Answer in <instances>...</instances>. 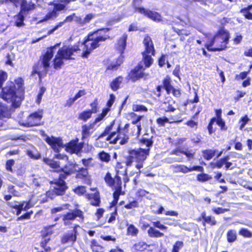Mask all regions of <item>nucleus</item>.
I'll list each match as a JSON object with an SVG mask.
<instances>
[{
	"label": "nucleus",
	"instance_id": "obj_1",
	"mask_svg": "<svg viewBox=\"0 0 252 252\" xmlns=\"http://www.w3.org/2000/svg\"><path fill=\"white\" fill-rule=\"evenodd\" d=\"M132 125L136 126H130V124L126 123L123 126L120 123L115 126V121L113 120L109 125L106 126L104 130L100 134L98 138H102L106 136V140L110 144L125 145L129 139V136L136 135L139 136L142 130V125L138 123L144 117L143 115H137L133 112L128 113Z\"/></svg>",
	"mask_w": 252,
	"mask_h": 252
},
{
	"label": "nucleus",
	"instance_id": "obj_2",
	"mask_svg": "<svg viewBox=\"0 0 252 252\" xmlns=\"http://www.w3.org/2000/svg\"><path fill=\"white\" fill-rule=\"evenodd\" d=\"M25 88L24 81L21 77H18L13 81H8L2 91L0 92V98L10 106L0 102V119L10 118L12 112L20 107L25 99Z\"/></svg>",
	"mask_w": 252,
	"mask_h": 252
},
{
	"label": "nucleus",
	"instance_id": "obj_3",
	"mask_svg": "<svg viewBox=\"0 0 252 252\" xmlns=\"http://www.w3.org/2000/svg\"><path fill=\"white\" fill-rule=\"evenodd\" d=\"M110 30L109 28H101L90 32L82 42L84 49L81 57L88 58L94 50L100 46L101 42L111 39L110 36L107 33Z\"/></svg>",
	"mask_w": 252,
	"mask_h": 252
},
{
	"label": "nucleus",
	"instance_id": "obj_4",
	"mask_svg": "<svg viewBox=\"0 0 252 252\" xmlns=\"http://www.w3.org/2000/svg\"><path fill=\"white\" fill-rule=\"evenodd\" d=\"M121 169V170L118 169V167L115 168V174L113 177L110 172H106L103 179L106 185L112 189L113 193L125 194V191L123 189L121 177H123L124 186H126V184L129 181V179L127 170L122 166Z\"/></svg>",
	"mask_w": 252,
	"mask_h": 252
},
{
	"label": "nucleus",
	"instance_id": "obj_5",
	"mask_svg": "<svg viewBox=\"0 0 252 252\" xmlns=\"http://www.w3.org/2000/svg\"><path fill=\"white\" fill-rule=\"evenodd\" d=\"M60 44L48 47L45 52L39 57V59L32 66L31 75L37 74L41 81L42 78L46 76L50 67V62L54 57V49Z\"/></svg>",
	"mask_w": 252,
	"mask_h": 252
},
{
	"label": "nucleus",
	"instance_id": "obj_6",
	"mask_svg": "<svg viewBox=\"0 0 252 252\" xmlns=\"http://www.w3.org/2000/svg\"><path fill=\"white\" fill-rule=\"evenodd\" d=\"M230 33L225 28H220L205 47L210 52H216L226 49L229 43Z\"/></svg>",
	"mask_w": 252,
	"mask_h": 252
},
{
	"label": "nucleus",
	"instance_id": "obj_7",
	"mask_svg": "<svg viewBox=\"0 0 252 252\" xmlns=\"http://www.w3.org/2000/svg\"><path fill=\"white\" fill-rule=\"evenodd\" d=\"M80 51L78 44L71 47H63L58 50L52 61V65L55 70H60L64 65V60L74 59L72 58L75 52Z\"/></svg>",
	"mask_w": 252,
	"mask_h": 252
},
{
	"label": "nucleus",
	"instance_id": "obj_8",
	"mask_svg": "<svg viewBox=\"0 0 252 252\" xmlns=\"http://www.w3.org/2000/svg\"><path fill=\"white\" fill-rule=\"evenodd\" d=\"M128 155L125 158V163L127 166H131L134 161L136 162L135 167L140 169L143 167V163L150 155L149 149L139 148L130 149L127 152Z\"/></svg>",
	"mask_w": 252,
	"mask_h": 252
},
{
	"label": "nucleus",
	"instance_id": "obj_9",
	"mask_svg": "<svg viewBox=\"0 0 252 252\" xmlns=\"http://www.w3.org/2000/svg\"><path fill=\"white\" fill-rule=\"evenodd\" d=\"M156 90L153 92L154 96L158 98H160L162 95V90H165L167 94H172L175 97H180L181 96V89L180 88H175L173 84L172 80L169 75H166L162 80V84L156 86Z\"/></svg>",
	"mask_w": 252,
	"mask_h": 252
},
{
	"label": "nucleus",
	"instance_id": "obj_10",
	"mask_svg": "<svg viewBox=\"0 0 252 252\" xmlns=\"http://www.w3.org/2000/svg\"><path fill=\"white\" fill-rule=\"evenodd\" d=\"M50 185H53V189L45 192L46 196L51 199H54L56 196H62L65 194L68 187L67 184L61 182L57 178H55L49 181Z\"/></svg>",
	"mask_w": 252,
	"mask_h": 252
},
{
	"label": "nucleus",
	"instance_id": "obj_11",
	"mask_svg": "<svg viewBox=\"0 0 252 252\" xmlns=\"http://www.w3.org/2000/svg\"><path fill=\"white\" fill-rule=\"evenodd\" d=\"M77 218H79L78 221L80 222H83L85 219L84 212L81 209L75 208L63 215L62 220L65 226H68Z\"/></svg>",
	"mask_w": 252,
	"mask_h": 252
},
{
	"label": "nucleus",
	"instance_id": "obj_12",
	"mask_svg": "<svg viewBox=\"0 0 252 252\" xmlns=\"http://www.w3.org/2000/svg\"><path fill=\"white\" fill-rule=\"evenodd\" d=\"M78 166L79 165L76 162H68V164L64 165L63 167L55 170L56 172L60 173L57 179L61 182H63L64 184H67L65 180L68 176L75 174Z\"/></svg>",
	"mask_w": 252,
	"mask_h": 252
},
{
	"label": "nucleus",
	"instance_id": "obj_13",
	"mask_svg": "<svg viewBox=\"0 0 252 252\" xmlns=\"http://www.w3.org/2000/svg\"><path fill=\"white\" fill-rule=\"evenodd\" d=\"M48 4L53 5V8L49 10L47 13L39 21V23H43L51 19L57 18L59 13V11L64 10L66 9L67 4L63 2H56L51 1Z\"/></svg>",
	"mask_w": 252,
	"mask_h": 252
},
{
	"label": "nucleus",
	"instance_id": "obj_14",
	"mask_svg": "<svg viewBox=\"0 0 252 252\" xmlns=\"http://www.w3.org/2000/svg\"><path fill=\"white\" fill-rule=\"evenodd\" d=\"M145 67L141 62L139 63L133 68L131 69L127 75L128 79L132 82H135L143 78H146L147 74L145 72Z\"/></svg>",
	"mask_w": 252,
	"mask_h": 252
},
{
	"label": "nucleus",
	"instance_id": "obj_15",
	"mask_svg": "<svg viewBox=\"0 0 252 252\" xmlns=\"http://www.w3.org/2000/svg\"><path fill=\"white\" fill-rule=\"evenodd\" d=\"M80 228V226L78 224H74L72 227V230L65 233L61 238L62 244H65L67 243H71L74 244L77 241V236L78 235V228Z\"/></svg>",
	"mask_w": 252,
	"mask_h": 252
},
{
	"label": "nucleus",
	"instance_id": "obj_16",
	"mask_svg": "<svg viewBox=\"0 0 252 252\" xmlns=\"http://www.w3.org/2000/svg\"><path fill=\"white\" fill-rule=\"evenodd\" d=\"M42 118V111L38 110L31 113L27 118L23 125L26 127L39 126L41 125V120Z\"/></svg>",
	"mask_w": 252,
	"mask_h": 252
},
{
	"label": "nucleus",
	"instance_id": "obj_17",
	"mask_svg": "<svg viewBox=\"0 0 252 252\" xmlns=\"http://www.w3.org/2000/svg\"><path fill=\"white\" fill-rule=\"evenodd\" d=\"M78 142L79 139L76 137L66 143L64 146L65 151L71 154H76L77 155L80 153L83 147V143H78Z\"/></svg>",
	"mask_w": 252,
	"mask_h": 252
},
{
	"label": "nucleus",
	"instance_id": "obj_18",
	"mask_svg": "<svg viewBox=\"0 0 252 252\" xmlns=\"http://www.w3.org/2000/svg\"><path fill=\"white\" fill-rule=\"evenodd\" d=\"M174 172L182 173L186 174L193 171L203 172L204 168L200 165H194L192 166L188 167L184 164H176L172 166Z\"/></svg>",
	"mask_w": 252,
	"mask_h": 252
},
{
	"label": "nucleus",
	"instance_id": "obj_19",
	"mask_svg": "<svg viewBox=\"0 0 252 252\" xmlns=\"http://www.w3.org/2000/svg\"><path fill=\"white\" fill-rule=\"evenodd\" d=\"M135 12H138L154 21L158 22L161 21V16L159 13L144 7H135Z\"/></svg>",
	"mask_w": 252,
	"mask_h": 252
},
{
	"label": "nucleus",
	"instance_id": "obj_20",
	"mask_svg": "<svg viewBox=\"0 0 252 252\" xmlns=\"http://www.w3.org/2000/svg\"><path fill=\"white\" fill-rule=\"evenodd\" d=\"M46 142L50 146L51 148L56 153H59L62 148L64 147L63 140L60 137L47 136L45 139Z\"/></svg>",
	"mask_w": 252,
	"mask_h": 252
},
{
	"label": "nucleus",
	"instance_id": "obj_21",
	"mask_svg": "<svg viewBox=\"0 0 252 252\" xmlns=\"http://www.w3.org/2000/svg\"><path fill=\"white\" fill-rule=\"evenodd\" d=\"M143 44L144 49L141 53L150 54L155 56L156 55V49L153 41L149 35H146L145 36L143 40Z\"/></svg>",
	"mask_w": 252,
	"mask_h": 252
},
{
	"label": "nucleus",
	"instance_id": "obj_22",
	"mask_svg": "<svg viewBox=\"0 0 252 252\" xmlns=\"http://www.w3.org/2000/svg\"><path fill=\"white\" fill-rule=\"evenodd\" d=\"M196 221L197 222L202 221L203 226H205L206 224L214 226L217 223L215 217L211 215L207 216L205 211L201 213L200 216L196 219Z\"/></svg>",
	"mask_w": 252,
	"mask_h": 252
},
{
	"label": "nucleus",
	"instance_id": "obj_23",
	"mask_svg": "<svg viewBox=\"0 0 252 252\" xmlns=\"http://www.w3.org/2000/svg\"><path fill=\"white\" fill-rule=\"evenodd\" d=\"M36 5L32 0H20V11L26 15L28 14L31 11L35 9Z\"/></svg>",
	"mask_w": 252,
	"mask_h": 252
},
{
	"label": "nucleus",
	"instance_id": "obj_24",
	"mask_svg": "<svg viewBox=\"0 0 252 252\" xmlns=\"http://www.w3.org/2000/svg\"><path fill=\"white\" fill-rule=\"evenodd\" d=\"M138 143L142 146H145V149H149V152L154 144V136L148 133H144L138 140Z\"/></svg>",
	"mask_w": 252,
	"mask_h": 252
},
{
	"label": "nucleus",
	"instance_id": "obj_25",
	"mask_svg": "<svg viewBox=\"0 0 252 252\" xmlns=\"http://www.w3.org/2000/svg\"><path fill=\"white\" fill-rule=\"evenodd\" d=\"M127 34L126 33L122 34L117 41L115 45L116 50L119 51L121 54L124 53L126 46V41L127 40Z\"/></svg>",
	"mask_w": 252,
	"mask_h": 252
},
{
	"label": "nucleus",
	"instance_id": "obj_26",
	"mask_svg": "<svg viewBox=\"0 0 252 252\" xmlns=\"http://www.w3.org/2000/svg\"><path fill=\"white\" fill-rule=\"evenodd\" d=\"M150 245L145 242L139 241L135 243L131 248V252H152V250H148Z\"/></svg>",
	"mask_w": 252,
	"mask_h": 252
},
{
	"label": "nucleus",
	"instance_id": "obj_27",
	"mask_svg": "<svg viewBox=\"0 0 252 252\" xmlns=\"http://www.w3.org/2000/svg\"><path fill=\"white\" fill-rule=\"evenodd\" d=\"M229 159V157L228 156H225L217 160L216 162L214 163L213 167L220 169L224 165L225 168L227 170L229 168L232 164V162L228 161Z\"/></svg>",
	"mask_w": 252,
	"mask_h": 252
},
{
	"label": "nucleus",
	"instance_id": "obj_28",
	"mask_svg": "<svg viewBox=\"0 0 252 252\" xmlns=\"http://www.w3.org/2000/svg\"><path fill=\"white\" fill-rule=\"evenodd\" d=\"M27 15L19 11L13 17V25L16 27L20 28L25 26V20Z\"/></svg>",
	"mask_w": 252,
	"mask_h": 252
},
{
	"label": "nucleus",
	"instance_id": "obj_29",
	"mask_svg": "<svg viewBox=\"0 0 252 252\" xmlns=\"http://www.w3.org/2000/svg\"><path fill=\"white\" fill-rule=\"evenodd\" d=\"M182 121V120H175L173 117L168 118L166 116L159 117L156 119V123L158 127H164L166 124L178 123Z\"/></svg>",
	"mask_w": 252,
	"mask_h": 252
},
{
	"label": "nucleus",
	"instance_id": "obj_30",
	"mask_svg": "<svg viewBox=\"0 0 252 252\" xmlns=\"http://www.w3.org/2000/svg\"><path fill=\"white\" fill-rule=\"evenodd\" d=\"M94 125L93 123L89 125H84L82 126L81 135L82 139H85L89 137L93 132L92 130L94 128Z\"/></svg>",
	"mask_w": 252,
	"mask_h": 252
},
{
	"label": "nucleus",
	"instance_id": "obj_31",
	"mask_svg": "<svg viewBox=\"0 0 252 252\" xmlns=\"http://www.w3.org/2000/svg\"><path fill=\"white\" fill-rule=\"evenodd\" d=\"M123 81L124 77L122 76H117L110 83L109 87L113 91L116 92L121 88Z\"/></svg>",
	"mask_w": 252,
	"mask_h": 252
},
{
	"label": "nucleus",
	"instance_id": "obj_32",
	"mask_svg": "<svg viewBox=\"0 0 252 252\" xmlns=\"http://www.w3.org/2000/svg\"><path fill=\"white\" fill-rule=\"evenodd\" d=\"M90 248L93 252H104L105 247L100 244L95 239H92L91 241Z\"/></svg>",
	"mask_w": 252,
	"mask_h": 252
},
{
	"label": "nucleus",
	"instance_id": "obj_33",
	"mask_svg": "<svg viewBox=\"0 0 252 252\" xmlns=\"http://www.w3.org/2000/svg\"><path fill=\"white\" fill-rule=\"evenodd\" d=\"M89 175L88 169L86 167H78L75 172V178L79 179H86Z\"/></svg>",
	"mask_w": 252,
	"mask_h": 252
},
{
	"label": "nucleus",
	"instance_id": "obj_34",
	"mask_svg": "<svg viewBox=\"0 0 252 252\" xmlns=\"http://www.w3.org/2000/svg\"><path fill=\"white\" fill-rule=\"evenodd\" d=\"M142 56V62L143 63V67L145 69L150 67L154 63L153 56L152 55L141 53Z\"/></svg>",
	"mask_w": 252,
	"mask_h": 252
},
{
	"label": "nucleus",
	"instance_id": "obj_35",
	"mask_svg": "<svg viewBox=\"0 0 252 252\" xmlns=\"http://www.w3.org/2000/svg\"><path fill=\"white\" fill-rule=\"evenodd\" d=\"M43 161L46 165L52 169H59L60 168V163L59 161H57L53 159H50L47 158H44Z\"/></svg>",
	"mask_w": 252,
	"mask_h": 252
},
{
	"label": "nucleus",
	"instance_id": "obj_36",
	"mask_svg": "<svg viewBox=\"0 0 252 252\" xmlns=\"http://www.w3.org/2000/svg\"><path fill=\"white\" fill-rule=\"evenodd\" d=\"M93 113L88 109L85 110L78 114V120L86 122L92 116Z\"/></svg>",
	"mask_w": 252,
	"mask_h": 252
},
{
	"label": "nucleus",
	"instance_id": "obj_37",
	"mask_svg": "<svg viewBox=\"0 0 252 252\" xmlns=\"http://www.w3.org/2000/svg\"><path fill=\"white\" fill-rule=\"evenodd\" d=\"M237 234L236 231L234 229H229L226 233V240L227 242L232 243L237 240Z\"/></svg>",
	"mask_w": 252,
	"mask_h": 252
},
{
	"label": "nucleus",
	"instance_id": "obj_38",
	"mask_svg": "<svg viewBox=\"0 0 252 252\" xmlns=\"http://www.w3.org/2000/svg\"><path fill=\"white\" fill-rule=\"evenodd\" d=\"M216 152V150L206 149L202 151V156L205 160H209L215 156Z\"/></svg>",
	"mask_w": 252,
	"mask_h": 252
},
{
	"label": "nucleus",
	"instance_id": "obj_39",
	"mask_svg": "<svg viewBox=\"0 0 252 252\" xmlns=\"http://www.w3.org/2000/svg\"><path fill=\"white\" fill-rule=\"evenodd\" d=\"M147 232L149 236L152 238H158L164 236V234L162 232L151 226L149 227Z\"/></svg>",
	"mask_w": 252,
	"mask_h": 252
},
{
	"label": "nucleus",
	"instance_id": "obj_40",
	"mask_svg": "<svg viewBox=\"0 0 252 252\" xmlns=\"http://www.w3.org/2000/svg\"><path fill=\"white\" fill-rule=\"evenodd\" d=\"M55 225V224L49 225L43 227V229L41 231V236L44 238L48 236L52 235L54 231L52 228Z\"/></svg>",
	"mask_w": 252,
	"mask_h": 252
},
{
	"label": "nucleus",
	"instance_id": "obj_41",
	"mask_svg": "<svg viewBox=\"0 0 252 252\" xmlns=\"http://www.w3.org/2000/svg\"><path fill=\"white\" fill-rule=\"evenodd\" d=\"M124 195V194H122L112 193L113 200L111 202H110L109 205L107 207V210L110 211L113 207H114V209L116 207H117V204L119 200L120 196Z\"/></svg>",
	"mask_w": 252,
	"mask_h": 252
},
{
	"label": "nucleus",
	"instance_id": "obj_42",
	"mask_svg": "<svg viewBox=\"0 0 252 252\" xmlns=\"http://www.w3.org/2000/svg\"><path fill=\"white\" fill-rule=\"evenodd\" d=\"M97 158L101 161L105 163H108L111 160L110 155L104 151H101L98 153Z\"/></svg>",
	"mask_w": 252,
	"mask_h": 252
},
{
	"label": "nucleus",
	"instance_id": "obj_43",
	"mask_svg": "<svg viewBox=\"0 0 252 252\" xmlns=\"http://www.w3.org/2000/svg\"><path fill=\"white\" fill-rule=\"evenodd\" d=\"M162 104L165 105L167 104V106H163L161 108V110L165 113L174 112L176 110V108L170 103V100L163 101Z\"/></svg>",
	"mask_w": 252,
	"mask_h": 252
},
{
	"label": "nucleus",
	"instance_id": "obj_44",
	"mask_svg": "<svg viewBox=\"0 0 252 252\" xmlns=\"http://www.w3.org/2000/svg\"><path fill=\"white\" fill-rule=\"evenodd\" d=\"M139 232V230L133 224L127 225L126 234L131 236H136Z\"/></svg>",
	"mask_w": 252,
	"mask_h": 252
},
{
	"label": "nucleus",
	"instance_id": "obj_45",
	"mask_svg": "<svg viewBox=\"0 0 252 252\" xmlns=\"http://www.w3.org/2000/svg\"><path fill=\"white\" fill-rule=\"evenodd\" d=\"M100 203L101 200L99 192L96 191L94 193L93 199L91 200L90 204L93 206L98 207L100 206Z\"/></svg>",
	"mask_w": 252,
	"mask_h": 252
},
{
	"label": "nucleus",
	"instance_id": "obj_46",
	"mask_svg": "<svg viewBox=\"0 0 252 252\" xmlns=\"http://www.w3.org/2000/svg\"><path fill=\"white\" fill-rule=\"evenodd\" d=\"M249 121H250V119L247 115L246 114L241 117L238 122L239 129L242 130Z\"/></svg>",
	"mask_w": 252,
	"mask_h": 252
},
{
	"label": "nucleus",
	"instance_id": "obj_47",
	"mask_svg": "<svg viewBox=\"0 0 252 252\" xmlns=\"http://www.w3.org/2000/svg\"><path fill=\"white\" fill-rule=\"evenodd\" d=\"M212 177L207 173H201L196 176L197 180L199 182H205L212 179Z\"/></svg>",
	"mask_w": 252,
	"mask_h": 252
},
{
	"label": "nucleus",
	"instance_id": "obj_48",
	"mask_svg": "<svg viewBox=\"0 0 252 252\" xmlns=\"http://www.w3.org/2000/svg\"><path fill=\"white\" fill-rule=\"evenodd\" d=\"M132 110L133 112H147L148 111V109L143 105L134 104L132 105Z\"/></svg>",
	"mask_w": 252,
	"mask_h": 252
},
{
	"label": "nucleus",
	"instance_id": "obj_49",
	"mask_svg": "<svg viewBox=\"0 0 252 252\" xmlns=\"http://www.w3.org/2000/svg\"><path fill=\"white\" fill-rule=\"evenodd\" d=\"M91 109H88L93 114L96 113L98 110V99L95 98L94 99L93 102H92L90 104Z\"/></svg>",
	"mask_w": 252,
	"mask_h": 252
},
{
	"label": "nucleus",
	"instance_id": "obj_50",
	"mask_svg": "<svg viewBox=\"0 0 252 252\" xmlns=\"http://www.w3.org/2000/svg\"><path fill=\"white\" fill-rule=\"evenodd\" d=\"M73 191L78 196H82L86 193V187L84 186H78L74 189Z\"/></svg>",
	"mask_w": 252,
	"mask_h": 252
},
{
	"label": "nucleus",
	"instance_id": "obj_51",
	"mask_svg": "<svg viewBox=\"0 0 252 252\" xmlns=\"http://www.w3.org/2000/svg\"><path fill=\"white\" fill-rule=\"evenodd\" d=\"M8 77L7 73L3 71L0 70V90H1L0 92L2 91V89L4 87H2L3 83L7 80Z\"/></svg>",
	"mask_w": 252,
	"mask_h": 252
},
{
	"label": "nucleus",
	"instance_id": "obj_52",
	"mask_svg": "<svg viewBox=\"0 0 252 252\" xmlns=\"http://www.w3.org/2000/svg\"><path fill=\"white\" fill-rule=\"evenodd\" d=\"M69 206L70 205L69 204L65 203L63 204L61 206L53 208L51 210V214H56L57 212H61L63 211L64 209H68Z\"/></svg>",
	"mask_w": 252,
	"mask_h": 252
},
{
	"label": "nucleus",
	"instance_id": "obj_53",
	"mask_svg": "<svg viewBox=\"0 0 252 252\" xmlns=\"http://www.w3.org/2000/svg\"><path fill=\"white\" fill-rule=\"evenodd\" d=\"M15 164V160L13 159H9L6 161L5 168L6 171L13 173L14 172L12 166Z\"/></svg>",
	"mask_w": 252,
	"mask_h": 252
},
{
	"label": "nucleus",
	"instance_id": "obj_54",
	"mask_svg": "<svg viewBox=\"0 0 252 252\" xmlns=\"http://www.w3.org/2000/svg\"><path fill=\"white\" fill-rule=\"evenodd\" d=\"M239 234L245 238L252 237V232L246 228H242L239 231Z\"/></svg>",
	"mask_w": 252,
	"mask_h": 252
},
{
	"label": "nucleus",
	"instance_id": "obj_55",
	"mask_svg": "<svg viewBox=\"0 0 252 252\" xmlns=\"http://www.w3.org/2000/svg\"><path fill=\"white\" fill-rule=\"evenodd\" d=\"M139 207V203L136 199H134L131 201H129L128 203L124 206L125 208L130 210Z\"/></svg>",
	"mask_w": 252,
	"mask_h": 252
},
{
	"label": "nucleus",
	"instance_id": "obj_56",
	"mask_svg": "<svg viewBox=\"0 0 252 252\" xmlns=\"http://www.w3.org/2000/svg\"><path fill=\"white\" fill-rule=\"evenodd\" d=\"M168 61L167 55L165 54H161L158 60V63L160 67H162L166 64Z\"/></svg>",
	"mask_w": 252,
	"mask_h": 252
},
{
	"label": "nucleus",
	"instance_id": "obj_57",
	"mask_svg": "<svg viewBox=\"0 0 252 252\" xmlns=\"http://www.w3.org/2000/svg\"><path fill=\"white\" fill-rule=\"evenodd\" d=\"M45 91H46V88L42 86L40 88L39 92L37 94L36 99V102L37 104H39L40 103L41 100H42V96Z\"/></svg>",
	"mask_w": 252,
	"mask_h": 252
},
{
	"label": "nucleus",
	"instance_id": "obj_58",
	"mask_svg": "<svg viewBox=\"0 0 252 252\" xmlns=\"http://www.w3.org/2000/svg\"><path fill=\"white\" fill-rule=\"evenodd\" d=\"M215 122L220 126V129L221 131H226L227 130V126H226L225 121L222 119L220 120L215 119Z\"/></svg>",
	"mask_w": 252,
	"mask_h": 252
},
{
	"label": "nucleus",
	"instance_id": "obj_59",
	"mask_svg": "<svg viewBox=\"0 0 252 252\" xmlns=\"http://www.w3.org/2000/svg\"><path fill=\"white\" fill-rule=\"evenodd\" d=\"M33 213V211L32 210H31L28 212H26L25 213H24V214H23L22 215L18 217L17 219H16V220L17 221H20V220H29L31 217V215Z\"/></svg>",
	"mask_w": 252,
	"mask_h": 252
},
{
	"label": "nucleus",
	"instance_id": "obj_60",
	"mask_svg": "<svg viewBox=\"0 0 252 252\" xmlns=\"http://www.w3.org/2000/svg\"><path fill=\"white\" fill-rule=\"evenodd\" d=\"M215 122V117L212 118L208 124L207 126V129L208 130V133L210 135H212L213 133L215 132V130L213 128V124Z\"/></svg>",
	"mask_w": 252,
	"mask_h": 252
},
{
	"label": "nucleus",
	"instance_id": "obj_61",
	"mask_svg": "<svg viewBox=\"0 0 252 252\" xmlns=\"http://www.w3.org/2000/svg\"><path fill=\"white\" fill-rule=\"evenodd\" d=\"M149 193V191L143 189H139L136 191L135 196L138 199L142 198L145 196L147 194Z\"/></svg>",
	"mask_w": 252,
	"mask_h": 252
},
{
	"label": "nucleus",
	"instance_id": "obj_62",
	"mask_svg": "<svg viewBox=\"0 0 252 252\" xmlns=\"http://www.w3.org/2000/svg\"><path fill=\"white\" fill-rule=\"evenodd\" d=\"M184 246L183 242L181 241H176L173 246L172 252H179V250Z\"/></svg>",
	"mask_w": 252,
	"mask_h": 252
},
{
	"label": "nucleus",
	"instance_id": "obj_63",
	"mask_svg": "<svg viewBox=\"0 0 252 252\" xmlns=\"http://www.w3.org/2000/svg\"><path fill=\"white\" fill-rule=\"evenodd\" d=\"M118 216V208L116 207L114 211L111 213L110 216L107 222L112 223L116 220V217Z\"/></svg>",
	"mask_w": 252,
	"mask_h": 252
},
{
	"label": "nucleus",
	"instance_id": "obj_64",
	"mask_svg": "<svg viewBox=\"0 0 252 252\" xmlns=\"http://www.w3.org/2000/svg\"><path fill=\"white\" fill-rule=\"evenodd\" d=\"M240 12L242 13L243 16L248 20H252V13L249 10H244L243 9H241Z\"/></svg>",
	"mask_w": 252,
	"mask_h": 252
}]
</instances>
